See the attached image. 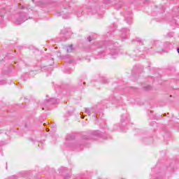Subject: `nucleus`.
Returning a JSON list of instances; mask_svg holds the SVG:
<instances>
[{"instance_id":"1","label":"nucleus","mask_w":179,"mask_h":179,"mask_svg":"<svg viewBox=\"0 0 179 179\" xmlns=\"http://www.w3.org/2000/svg\"><path fill=\"white\" fill-rule=\"evenodd\" d=\"M99 50V57L100 58H110L115 59L120 55V48L118 43L113 41L94 42L91 45L90 50L93 51L95 49Z\"/></svg>"},{"instance_id":"2","label":"nucleus","mask_w":179,"mask_h":179,"mask_svg":"<svg viewBox=\"0 0 179 179\" xmlns=\"http://www.w3.org/2000/svg\"><path fill=\"white\" fill-rule=\"evenodd\" d=\"M94 136H97L98 138H100V136H101V132L97 130L92 131L87 135L83 136L79 141H77L76 143H73V139H75V135L69 134L67 135L66 137L65 144L66 145V146H68V148H70V149H76V148H80V149H82L83 146H86V144L89 143L90 139H92V138H93Z\"/></svg>"},{"instance_id":"3","label":"nucleus","mask_w":179,"mask_h":179,"mask_svg":"<svg viewBox=\"0 0 179 179\" xmlns=\"http://www.w3.org/2000/svg\"><path fill=\"white\" fill-rule=\"evenodd\" d=\"M174 49V43L166 41L164 43V48L162 49L163 52H169L171 50Z\"/></svg>"},{"instance_id":"4","label":"nucleus","mask_w":179,"mask_h":179,"mask_svg":"<svg viewBox=\"0 0 179 179\" xmlns=\"http://www.w3.org/2000/svg\"><path fill=\"white\" fill-rule=\"evenodd\" d=\"M122 41H125L129 38V29L128 28H122L121 30Z\"/></svg>"},{"instance_id":"5","label":"nucleus","mask_w":179,"mask_h":179,"mask_svg":"<svg viewBox=\"0 0 179 179\" xmlns=\"http://www.w3.org/2000/svg\"><path fill=\"white\" fill-rule=\"evenodd\" d=\"M124 16L127 24H132V12L127 11L124 13Z\"/></svg>"},{"instance_id":"6","label":"nucleus","mask_w":179,"mask_h":179,"mask_svg":"<svg viewBox=\"0 0 179 179\" xmlns=\"http://www.w3.org/2000/svg\"><path fill=\"white\" fill-rule=\"evenodd\" d=\"M104 3H106V5H109L110 6H113V5H115L116 6H120V8L122 7V1H120L119 3H115L113 0H105Z\"/></svg>"},{"instance_id":"7","label":"nucleus","mask_w":179,"mask_h":179,"mask_svg":"<svg viewBox=\"0 0 179 179\" xmlns=\"http://www.w3.org/2000/svg\"><path fill=\"white\" fill-rule=\"evenodd\" d=\"M120 122H122V124H129V115H128L127 113H125L124 114H122L121 115V119H120Z\"/></svg>"},{"instance_id":"8","label":"nucleus","mask_w":179,"mask_h":179,"mask_svg":"<svg viewBox=\"0 0 179 179\" xmlns=\"http://www.w3.org/2000/svg\"><path fill=\"white\" fill-rule=\"evenodd\" d=\"M26 20H27V17L21 15L16 19L15 23L16 24H22V23H24Z\"/></svg>"},{"instance_id":"9","label":"nucleus","mask_w":179,"mask_h":179,"mask_svg":"<svg viewBox=\"0 0 179 179\" xmlns=\"http://www.w3.org/2000/svg\"><path fill=\"white\" fill-rule=\"evenodd\" d=\"M45 104H58L59 103V100L55 99L54 98H51L50 99H46L44 101Z\"/></svg>"},{"instance_id":"10","label":"nucleus","mask_w":179,"mask_h":179,"mask_svg":"<svg viewBox=\"0 0 179 179\" xmlns=\"http://www.w3.org/2000/svg\"><path fill=\"white\" fill-rule=\"evenodd\" d=\"M85 113H86V114H87V115H92V114H93V113H96V115H99V113H97V110L94 108H85Z\"/></svg>"},{"instance_id":"11","label":"nucleus","mask_w":179,"mask_h":179,"mask_svg":"<svg viewBox=\"0 0 179 179\" xmlns=\"http://www.w3.org/2000/svg\"><path fill=\"white\" fill-rule=\"evenodd\" d=\"M71 13H75L78 16V17H80V16H82L83 11L81 10H79V8H78V7H76L73 9Z\"/></svg>"},{"instance_id":"12","label":"nucleus","mask_w":179,"mask_h":179,"mask_svg":"<svg viewBox=\"0 0 179 179\" xmlns=\"http://www.w3.org/2000/svg\"><path fill=\"white\" fill-rule=\"evenodd\" d=\"M157 117L156 116H153L152 117H151V122H150V125L151 127H157Z\"/></svg>"},{"instance_id":"13","label":"nucleus","mask_w":179,"mask_h":179,"mask_svg":"<svg viewBox=\"0 0 179 179\" xmlns=\"http://www.w3.org/2000/svg\"><path fill=\"white\" fill-rule=\"evenodd\" d=\"M64 11L56 13V16H62L63 19H69V15L64 14Z\"/></svg>"},{"instance_id":"14","label":"nucleus","mask_w":179,"mask_h":179,"mask_svg":"<svg viewBox=\"0 0 179 179\" xmlns=\"http://www.w3.org/2000/svg\"><path fill=\"white\" fill-rule=\"evenodd\" d=\"M134 44L139 45H143V41L141 40L139 38H136V39L132 41Z\"/></svg>"},{"instance_id":"15","label":"nucleus","mask_w":179,"mask_h":179,"mask_svg":"<svg viewBox=\"0 0 179 179\" xmlns=\"http://www.w3.org/2000/svg\"><path fill=\"white\" fill-rule=\"evenodd\" d=\"M143 141L144 143H146V145H150V143H153V138H143Z\"/></svg>"},{"instance_id":"16","label":"nucleus","mask_w":179,"mask_h":179,"mask_svg":"<svg viewBox=\"0 0 179 179\" xmlns=\"http://www.w3.org/2000/svg\"><path fill=\"white\" fill-rule=\"evenodd\" d=\"M67 52H72L73 51V45H70L66 48Z\"/></svg>"},{"instance_id":"17","label":"nucleus","mask_w":179,"mask_h":179,"mask_svg":"<svg viewBox=\"0 0 179 179\" xmlns=\"http://www.w3.org/2000/svg\"><path fill=\"white\" fill-rule=\"evenodd\" d=\"M6 10H5V8H0V17H3V15L4 13H6Z\"/></svg>"},{"instance_id":"18","label":"nucleus","mask_w":179,"mask_h":179,"mask_svg":"<svg viewBox=\"0 0 179 179\" xmlns=\"http://www.w3.org/2000/svg\"><path fill=\"white\" fill-rule=\"evenodd\" d=\"M3 85H6V80H0V86H3Z\"/></svg>"},{"instance_id":"19","label":"nucleus","mask_w":179,"mask_h":179,"mask_svg":"<svg viewBox=\"0 0 179 179\" xmlns=\"http://www.w3.org/2000/svg\"><path fill=\"white\" fill-rule=\"evenodd\" d=\"M71 178V174H67L64 176V179H70Z\"/></svg>"},{"instance_id":"20","label":"nucleus","mask_w":179,"mask_h":179,"mask_svg":"<svg viewBox=\"0 0 179 179\" xmlns=\"http://www.w3.org/2000/svg\"><path fill=\"white\" fill-rule=\"evenodd\" d=\"M113 31H114V30H113V28H110V30L109 31H108V34H109V36H110L111 33H113Z\"/></svg>"},{"instance_id":"21","label":"nucleus","mask_w":179,"mask_h":179,"mask_svg":"<svg viewBox=\"0 0 179 179\" xmlns=\"http://www.w3.org/2000/svg\"><path fill=\"white\" fill-rule=\"evenodd\" d=\"M145 90H150V89H152V87H150V85H148L147 87H145Z\"/></svg>"},{"instance_id":"22","label":"nucleus","mask_w":179,"mask_h":179,"mask_svg":"<svg viewBox=\"0 0 179 179\" xmlns=\"http://www.w3.org/2000/svg\"><path fill=\"white\" fill-rule=\"evenodd\" d=\"M22 9H29V8L27 7L26 6H22Z\"/></svg>"},{"instance_id":"23","label":"nucleus","mask_w":179,"mask_h":179,"mask_svg":"<svg viewBox=\"0 0 179 179\" xmlns=\"http://www.w3.org/2000/svg\"><path fill=\"white\" fill-rule=\"evenodd\" d=\"M87 39H88V41L90 43V41H92V37H90V36H89L88 38H87Z\"/></svg>"},{"instance_id":"24","label":"nucleus","mask_w":179,"mask_h":179,"mask_svg":"<svg viewBox=\"0 0 179 179\" xmlns=\"http://www.w3.org/2000/svg\"><path fill=\"white\" fill-rule=\"evenodd\" d=\"M103 83H107V80L106 78H103Z\"/></svg>"},{"instance_id":"25","label":"nucleus","mask_w":179,"mask_h":179,"mask_svg":"<svg viewBox=\"0 0 179 179\" xmlns=\"http://www.w3.org/2000/svg\"><path fill=\"white\" fill-rule=\"evenodd\" d=\"M80 117L83 119V118H85V116H83V115L80 114Z\"/></svg>"},{"instance_id":"26","label":"nucleus","mask_w":179,"mask_h":179,"mask_svg":"<svg viewBox=\"0 0 179 179\" xmlns=\"http://www.w3.org/2000/svg\"><path fill=\"white\" fill-rule=\"evenodd\" d=\"M141 58H145V55L142 54L141 55Z\"/></svg>"},{"instance_id":"27","label":"nucleus","mask_w":179,"mask_h":179,"mask_svg":"<svg viewBox=\"0 0 179 179\" xmlns=\"http://www.w3.org/2000/svg\"><path fill=\"white\" fill-rule=\"evenodd\" d=\"M173 24H177V21L174 20V21H173Z\"/></svg>"},{"instance_id":"28","label":"nucleus","mask_w":179,"mask_h":179,"mask_svg":"<svg viewBox=\"0 0 179 179\" xmlns=\"http://www.w3.org/2000/svg\"><path fill=\"white\" fill-rule=\"evenodd\" d=\"M11 178H16V176H11Z\"/></svg>"},{"instance_id":"29","label":"nucleus","mask_w":179,"mask_h":179,"mask_svg":"<svg viewBox=\"0 0 179 179\" xmlns=\"http://www.w3.org/2000/svg\"><path fill=\"white\" fill-rule=\"evenodd\" d=\"M62 170H64V167H62V168L60 169V171H62Z\"/></svg>"},{"instance_id":"30","label":"nucleus","mask_w":179,"mask_h":179,"mask_svg":"<svg viewBox=\"0 0 179 179\" xmlns=\"http://www.w3.org/2000/svg\"><path fill=\"white\" fill-rule=\"evenodd\" d=\"M156 170V169L153 168L152 169V171H155Z\"/></svg>"},{"instance_id":"31","label":"nucleus","mask_w":179,"mask_h":179,"mask_svg":"<svg viewBox=\"0 0 179 179\" xmlns=\"http://www.w3.org/2000/svg\"><path fill=\"white\" fill-rule=\"evenodd\" d=\"M177 52L179 54V48L177 49Z\"/></svg>"},{"instance_id":"32","label":"nucleus","mask_w":179,"mask_h":179,"mask_svg":"<svg viewBox=\"0 0 179 179\" xmlns=\"http://www.w3.org/2000/svg\"><path fill=\"white\" fill-rule=\"evenodd\" d=\"M50 59H52V61H54V58L51 57Z\"/></svg>"},{"instance_id":"33","label":"nucleus","mask_w":179,"mask_h":179,"mask_svg":"<svg viewBox=\"0 0 179 179\" xmlns=\"http://www.w3.org/2000/svg\"><path fill=\"white\" fill-rule=\"evenodd\" d=\"M159 78H162V76H158V78H159Z\"/></svg>"},{"instance_id":"34","label":"nucleus","mask_w":179,"mask_h":179,"mask_svg":"<svg viewBox=\"0 0 179 179\" xmlns=\"http://www.w3.org/2000/svg\"><path fill=\"white\" fill-rule=\"evenodd\" d=\"M83 85H86V83L84 82V83H83Z\"/></svg>"},{"instance_id":"35","label":"nucleus","mask_w":179,"mask_h":179,"mask_svg":"<svg viewBox=\"0 0 179 179\" xmlns=\"http://www.w3.org/2000/svg\"><path fill=\"white\" fill-rule=\"evenodd\" d=\"M120 129H122V127H120Z\"/></svg>"}]
</instances>
